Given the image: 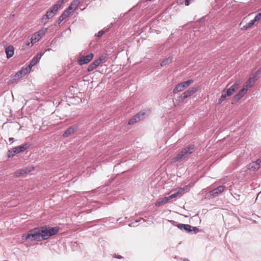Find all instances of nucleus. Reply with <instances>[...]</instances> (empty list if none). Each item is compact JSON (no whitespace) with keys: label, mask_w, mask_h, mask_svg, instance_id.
<instances>
[{"label":"nucleus","mask_w":261,"mask_h":261,"mask_svg":"<svg viewBox=\"0 0 261 261\" xmlns=\"http://www.w3.org/2000/svg\"><path fill=\"white\" fill-rule=\"evenodd\" d=\"M177 227L180 229H184L187 232L194 231L196 232L198 231V229L196 227H193L189 224H179Z\"/></svg>","instance_id":"obj_12"},{"label":"nucleus","mask_w":261,"mask_h":261,"mask_svg":"<svg viewBox=\"0 0 261 261\" xmlns=\"http://www.w3.org/2000/svg\"><path fill=\"white\" fill-rule=\"evenodd\" d=\"M261 72V70L258 69L255 73L254 75L251 77H250L248 81L246 82L245 88H251L254 83H255L256 81L258 79V75Z\"/></svg>","instance_id":"obj_8"},{"label":"nucleus","mask_w":261,"mask_h":261,"mask_svg":"<svg viewBox=\"0 0 261 261\" xmlns=\"http://www.w3.org/2000/svg\"><path fill=\"white\" fill-rule=\"evenodd\" d=\"M248 89L247 88L244 87L242 89H241L239 93L235 96L234 99L236 100H238L241 98H242L247 92Z\"/></svg>","instance_id":"obj_16"},{"label":"nucleus","mask_w":261,"mask_h":261,"mask_svg":"<svg viewBox=\"0 0 261 261\" xmlns=\"http://www.w3.org/2000/svg\"><path fill=\"white\" fill-rule=\"evenodd\" d=\"M78 127L76 125H73L67 129L63 134V136L67 138L77 130Z\"/></svg>","instance_id":"obj_13"},{"label":"nucleus","mask_w":261,"mask_h":261,"mask_svg":"<svg viewBox=\"0 0 261 261\" xmlns=\"http://www.w3.org/2000/svg\"><path fill=\"white\" fill-rule=\"evenodd\" d=\"M30 44H32V43L31 42V40L30 39H29V40H28L26 42V45L27 46H30Z\"/></svg>","instance_id":"obj_39"},{"label":"nucleus","mask_w":261,"mask_h":261,"mask_svg":"<svg viewBox=\"0 0 261 261\" xmlns=\"http://www.w3.org/2000/svg\"><path fill=\"white\" fill-rule=\"evenodd\" d=\"M259 168V166L257 165L256 162H253L249 165V169L252 170H255Z\"/></svg>","instance_id":"obj_26"},{"label":"nucleus","mask_w":261,"mask_h":261,"mask_svg":"<svg viewBox=\"0 0 261 261\" xmlns=\"http://www.w3.org/2000/svg\"><path fill=\"white\" fill-rule=\"evenodd\" d=\"M255 21L252 19L250 22L241 27L240 29L241 31L247 30V29L252 28L255 24Z\"/></svg>","instance_id":"obj_21"},{"label":"nucleus","mask_w":261,"mask_h":261,"mask_svg":"<svg viewBox=\"0 0 261 261\" xmlns=\"http://www.w3.org/2000/svg\"><path fill=\"white\" fill-rule=\"evenodd\" d=\"M141 220H143V218H141V219H140L139 220H136V221H135V222H136V223H137V222H139V221H140Z\"/></svg>","instance_id":"obj_42"},{"label":"nucleus","mask_w":261,"mask_h":261,"mask_svg":"<svg viewBox=\"0 0 261 261\" xmlns=\"http://www.w3.org/2000/svg\"><path fill=\"white\" fill-rule=\"evenodd\" d=\"M41 37H40L39 36V35H37L36 33H34L31 38L30 39V40H31V42L32 43V44H33L34 43L36 42L37 41H39L40 38Z\"/></svg>","instance_id":"obj_23"},{"label":"nucleus","mask_w":261,"mask_h":261,"mask_svg":"<svg viewBox=\"0 0 261 261\" xmlns=\"http://www.w3.org/2000/svg\"><path fill=\"white\" fill-rule=\"evenodd\" d=\"M179 193H180V192L178 191V192H175V193L168 196V199H169V200H170L171 199L176 197Z\"/></svg>","instance_id":"obj_34"},{"label":"nucleus","mask_w":261,"mask_h":261,"mask_svg":"<svg viewBox=\"0 0 261 261\" xmlns=\"http://www.w3.org/2000/svg\"><path fill=\"white\" fill-rule=\"evenodd\" d=\"M194 82V81L192 79L189 80L186 82H182L183 84L185 85L186 88L188 87L191 84H192Z\"/></svg>","instance_id":"obj_30"},{"label":"nucleus","mask_w":261,"mask_h":261,"mask_svg":"<svg viewBox=\"0 0 261 261\" xmlns=\"http://www.w3.org/2000/svg\"><path fill=\"white\" fill-rule=\"evenodd\" d=\"M225 189V186H220L217 188L210 191L208 193V196L210 197L214 198L217 196L219 194L221 193L224 191Z\"/></svg>","instance_id":"obj_11"},{"label":"nucleus","mask_w":261,"mask_h":261,"mask_svg":"<svg viewBox=\"0 0 261 261\" xmlns=\"http://www.w3.org/2000/svg\"><path fill=\"white\" fill-rule=\"evenodd\" d=\"M257 12H258L259 13L261 14V8L257 10Z\"/></svg>","instance_id":"obj_43"},{"label":"nucleus","mask_w":261,"mask_h":261,"mask_svg":"<svg viewBox=\"0 0 261 261\" xmlns=\"http://www.w3.org/2000/svg\"><path fill=\"white\" fill-rule=\"evenodd\" d=\"M59 230L58 227H47L46 226L36 227L29 231L27 234H23L22 239L31 241H40L48 239L56 234Z\"/></svg>","instance_id":"obj_1"},{"label":"nucleus","mask_w":261,"mask_h":261,"mask_svg":"<svg viewBox=\"0 0 261 261\" xmlns=\"http://www.w3.org/2000/svg\"><path fill=\"white\" fill-rule=\"evenodd\" d=\"M17 153H19V151H18L17 147H15L8 151L7 156L8 158H12Z\"/></svg>","instance_id":"obj_22"},{"label":"nucleus","mask_w":261,"mask_h":261,"mask_svg":"<svg viewBox=\"0 0 261 261\" xmlns=\"http://www.w3.org/2000/svg\"><path fill=\"white\" fill-rule=\"evenodd\" d=\"M133 223H130V224H129V226H132V224Z\"/></svg>","instance_id":"obj_44"},{"label":"nucleus","mask_w":261,"mask_h":261,"mask_svg":"<svg viewBox=\"0 0 261 261\" xmlns=\"http://www.w3.org/2000/svg\"><path fill=\"white\" fill-rule=\"evenodd\" d=\"M106 56H100L97 60L100 64L102 63H104L106 62Z\"/></svg>","instance_id":"obj_33"},{"label":"nucleus","mask_w":261,"mask_h":261,"mask_svg":"<svg viewBox=\"0 0 261 261\" xmlns=\"http://www.w3.org/2000/svg\"><path fill=\"white\" fill-rule=\"evenodd\" d=\"M70 13H71L70 12L68 11L67 9H66L63 12V13L61 14V15L59 17V19H58L59 23H61L64 19H65L67 17H68L69 16V14Z\"/></svg>","instance_id":"obj_18"},{"label":"nucleus","mask_w":261,"mask_h":261,"mask_svg":"<svg viewBox=\"0 0 261 261\" xmlns=\"http://www.w3.org/2000/svg\"><path fill=\"white\" fill-rule=\"evenodd\" d=\"M194 82V81L192 79L189 80L186 82H182L183 84L185 85L186 88L188 87L191 84H192Z\"/></svg>","instance_id":"obj_31"},{"label":"nucleus","mask_w":261,"mask_h":261,"mask_svg":"<svg viewBox=\"0 0 261 261\" xmlns=\"http://www.w3.org/2000/svg\"><path fill=\"white\" fill-rule=\"evenodd\" d=\"M113 257H115V258H117L118 259H121L123 258V257L121 256V255H117L116 254H115L114 255H113Z\"/></svg>","instance_id":"obj_37"},{"label":"nucleus","mask_w":261,"mask_h":261,"mask_svg":"<svg viewBox=\"0 0 261 261\" xmlns=\"http://www.w3.org/2000/svg\"><path fill=\"white\" fill-rule=\"evenodd\" d=\"M257 165L259 166V168L261 167V159H258L256 161Z\"/></svg>","instance_id":"obj_38"},{"label":"nucleus","mask_w":261,"mask_h":261,"mask_svg":"<svg viewBox=\"0 0 261 261\" xmlns=\"http://www.w3.org/2000/svg\"><path fill=\"white\" fill-rule=\"evenodd\" d=\"M9 140L10 142H13V140H14V138H12V137L9 138Z\"/></svg>","instance_id":"obj_41"},{"label":"nucleus","mask_w":261,"mask_h":261,"mask_svg":"<svg viewBox=\"0 0 261 261\" xmlns=\"http://www.w3.org/2000/svg\"><path fill=\"white\" fill-rule=\"evenodd\" d=\"M194 82V81L192 79L189 80L186 82H182L183 84L185 85L186 88L188 87L191 84H192Z\"/></svg>","instance_id":"obj_29"},{"label":"nucleus","mask_w":261,"mask_h":261,"mask_svg":"<svg viewBox=\"0 0 261 261\" xmlns=\"http://www.w3.org/2000/svg\"><path fill=\"white\" fill-rule=\"evenodd\" d=\"M44 53H40L37 54L31 61L30 64L28 65V66L25 68L21 71L18 72L16 75L15 76L17 77H22L24 76L25 74L29 72L32 67L36 65L37 63L39 62L40 59H41V57L43 55Z\"/></svg>","instance_id":"obj_3"},{"label":"nucleus","mask_w":261,"mask_h":261,"mask_svg":"<svg viewBox=\"0 0 261 261\" xmlns=\"http://www.w3.org/2000/svg\"><path fill=\"white\" fill-rule=\"evenodd\" d=\"M172 57H168L165 60H163L161 63V66H165L167 64H169V63H171L172 61Z\"/></svg>","instance_id":"obj_25"},{"label":"nucleus","mask_w":261,"mask_h":261,"mask_svg":"<svg viewBox=\"0 0 261 261\" xmlns=\"http://www.w3.org/2000/svg\"><path fill=\"white\" fill-rule=\"evenodd\" d=\"M81 1L80 0L73 1L69 7L67 9L68 11L72 13L80 5Z\"/></svg>","instance_id":"obj_14"},{"label":"nucleus","mask_w":261,"mask_h":261,"mask_svg":"<svg viewBox=\"0 0 261 261\" xmlns=\"http://www.w3.org/2000/svg\"><path fill=\"white\" fill-rule=\"evenodd\" d=\"M147 115V114L146 112H140L129 120L128 124L129 125L134 124L139 121L143 119Z\"/></svg>","instance_id":"obj_6"},{"label":"nucleus","mask_w":261,"mask_h":261,"mask_svg":"<svg viewBox=\"0 0 261 261\" xmlns=\"http://www.w3.org/2000/svg\"><path fill=\"white\" fill-rule=\"evenodd\" d=\"M94 57L93 53H90L89 54L82 57L80 59L77 60V63L80 65H83L89 63Z\"/></svg>","instance_id":"obj_9"},{"label":"nucleus","mask_w":261,"mask_h":261,"mask_svg":"<svg viewBox=\"0 0 261 261\" xmlns=\"http://www.w3.org/2000/svg\"><path fill=\"white\" fill-rule=\"evenodd\" d=\"M243 22H241L240 24V25H241L242 24Z\"/></svg>","instance_id":"obj_45"},{"label":"nucleus","mask_w":261,"mask_h":261,"mask_svg":"<svg viewBox=\"0 0 261 261\" xmlns=\"http://www.w3.org/2000/svg\"><path fill=\"white\" fill-rule=\"evenodd\" d=\"M46 31H47V29H45L44 30H40L39 31H38L37 32H36V33L37 35H39V36L40 37H41L43 35H44L45 34Z\"/></svg>","instance_id":"obj_32"},{"label":"nucleus","mask_w":261,"mask_h":261,"mask_svg":"<svg viewBox=\"0 0 261 261\" xmlns=\"http://www.w3.org/2000/svg\"><path fill=\"white\" fill-rule=\"evenodd\" d=\"M260 18H261V14L257 12V14L256 15V16L254 17V19H253L256 22L259 21L260 20Z\"/></svg>","instance_id":"obj_35"},{"label":"nucleus","mask_w":261,"mask_h":261,"mask_svg":"<svg viewBox=\"0 0 261 261\" xmlns=\"http://www.w3.org/2000/svg\"><path fill=\"white\" fill-rule=\"evenodd\" d=\"M34 169V167L32 166L27 167L23 168L22 169L17 170L14 175L16 177H19L20 176L23 175L25 174H27L31 172Z\"/></svg>","instance_id":"obj_10"},{"label":"nucleus","mask_w":261,"mask_h":261,"mask_svg":"<svg viewBox=\"0 0 261 261\" xmlns=\"http://www.w3.org/2000/svg\"><path fill=\"white\" fill-rule=\"evenodd\" d=\"M5 52L8 59L11 58L13 56L14 52V48L13 46L9 45L6 47L5 49Z\"/></svg>","instance_id":"obj_15"},{"label":"nucleus","mask_w":261,"mask_h":261,"mask_svg":"<svg viewBox=\"0 0 261 261\" xmlns=\"http://www.w3.org/2000/svg\"><path fill=\"white\" fill-rule=\"evenodd\" d=\"M64 2L63 0H59L57 3L53 5L50 9H49L46 13V14L43 16L42 20H47L53 18L56 14L58 10L61 8L62 5Z\"/></svg>","instance_id":"obj_4"},{"label":"nucleus","mask_w":261,"mask_h":261,"mask_svg":"<svg viewBox=\"0 0 261 261\" xmlns=\"http://www.w3.org/2000/svg\"><path fill=\"white\" fill-rule=\"evenodd\" d=\"M241 83V81H237L230 87L231 88H233L234 92H236V91L239 88Z\"/></svg>","instance_id":"obj_27"},{"label":"nucleus","mask_w":261,"mask_h":261,"mask_svg":"<svg viewBox=\"0 0 261 261\" xmlns=\"http://www.w3.org/2000/svg\"><path fill=\"white\" fill-rule=\"evenodd\" d=\"M104 34L103 31H100L98 32L97 34L96 35V36L98 37H101L103 34Z\"/></svg>","instance_id":"obj_36"},{"label":"nucleus","mask_w":261,"mask_h":261,"mask_svg":"<svg viewBox=\"0 0 261 261\" xmlns=\"http://www.w3.org/2000/svg\"><path fill=\"white\" fill-rule=\"evenodd\" d=\"M29 145L28 143H24L20 146H17L19 153L23 152L26 149L29 147Z\"/></svg>","instance_id":"obj_24"},{"label":"nucleus","mask_w":261,"mask_h":261,"mask_svg":"<svg viewBox=\"0 0 261 261\" xmlns=\"http://www.w3.org/2000/svg\"><path fill=\"white\" fill-rule=\"evenodd\" d=\"M198 88L197 87H193L192 89L190 90H188L182 93L176 100V103L178 105L179 103L182 102L185 99L191 96L196 91H197Z\"/></svg>","instance_id":"obj_5"},{"label":"nucleus","mask_w":261,"mask_h":261,"mask_svg":"<svg viewBox=\"0 0 261 261\" xmlns=\"http://www.w3.org/2000/svg\"><path fill=\"white\" fill-rule=\"evenodd\" d=\"M186 89L185 85L182 83L177 84L173 90V93H176L179 92L184 91Z\"/></svg>","instance_id":"obj_17"},{"label":"nucleus","mask_w":261,"mask_h":261,"mask_svg":"<svg viewBox=\"0 0 261 261\" xmlns=\"http://www.w3.org/2000/svg\"><path fill=\"white\" fill-rule=\"evenodd\" d=\"M100 65L99 63L98 62L97 60H94L92 63H91L88 66L87 68V71L88 72H90L95 69L97 66Z\"/></svg>","instance_id":"obj_19"},{"label":"nucleus","mask_w":261,"mask_h":261,"mask_svg":"<svg viewBox=\"0 0 261 261\" xmlns=\"http://www.w3.org/2000/svg\"><path fill=\"white\" fill-rule=\"evenodd\" d=\"M169 201L168 197H165L163 198L162 199L158 200L155 203V205L156 206H160L166 203H167Z\"/></svg>","instance_id":"obj_20"},{"label":"nucleus","mask_w":261,"mask_h":261,"mask_svg":"<svg viewBox=\"0 0 261 261\" xmlns=\"http://www.w3.org/2000/svg\"><path fill=\"white\" fill-rule=\"evenodd\" d=\"M241 83V81H237L230 87L231 88H233L234 92H236V91L239 88Z\"/></svg>","instance_id":"obj_28"},{"label":"nucleus","mask_w":261,"mask_h":261,"mask_svg":"<svg viewBox=\"0 0 261 261\" xmlns=\"http://www.w3.org/2000/svg\"><path fill=\"white\" fill-rule=\"evenodd\" d=\"M190 4V0H185V5L189 6Z\"/></svg>","instance_id":"obj_40"},{"label":"nucleus","mask_w":261,"mask_h":261,"mask_svg":"<svg viewBox=\"0 0 261 261\" xmlns=\"http://www.w3.org/2000/svg\"><path fill=\"white\" fill-rule=\"evenodd\" d=\"M234 92V89L231 88L230 87L229 88L226 89H224L222 91V94L218 100V103H221L226 98L227 96H231Z\"/></svg>","instance_id":"obj_7"},{"label":"nucleus","mask_w":261,"mask_h":261,"mask_svg":"<svg viewBox=\"0 0 261 261\" xmlns=\"http://www.w3.org/2000/svg\"><path fill=\"white\" fill-rule=\"evenodd\" d=\"M194 151L195 146L193 144H190L183 148L176 156L173 158V162L174 163L180 162L182 159L188 158Z\"/></svg>","instance_id":"obj_2"}]
</instances>
